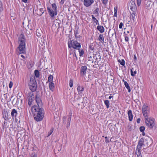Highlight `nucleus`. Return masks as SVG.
Wrapping results in <instances>:
<instances>
[{"mask_svg":"<svg viewBox=\"0 0 157 157\" xmlns=\"http://www.w3.org/2000/svg\"><path fill=\"white\" fill-rule=\"evenodd\" d=\"M35 111L33 113L34 120L37 122L41 121L44 117V111L42 108H33Z\"/></svg>","mask_w":157,"mask_h":157,"instance_id":"1","label":"nucleus"},{"mask_svg":"<svg viewBox=\"0 0 157 157\" xmlns=\"http://www.w3.org/2000/svg\"><path fill=\"white\" fill-rule=\"evenodd\" d=\"M18 40L19 45L18 48L19 51V53H24L25 52V39L24 35L23 34L20 35L18 37Z\"/></svg>","mask_w":157,"mask_h":157,"instance_id":"2","label":"nucleus"},{"mask_svg":"<svg viewBox=\"0 0 157 157\" xmlns=\"http://www.w3.org/2000/svg\"><path fill=\"white\" fill-rule=\"evenodd\" d=\"M28 84L29 88L32 91L31 92H33L36 90L37 84L35 77H32L30 78Z\"/></svg>","mask_w":157,"mask_h":157,"instance_id":"3","label":"nucleus"},{"mask_svg":"<svg viewBox=\"0 0 157 157\" xmlns=\"http://www.w3.org/2000/svg\"><path fill=\"white\" fill-rule=\"evenodd\" d=\"M145 119L146 125L149 128L152 129L155 125V119L151 117L148 118L147 117L145 118Z\"/></svg>","mask_w":157,"mask_h":157,"instance_id":"4","label":"nucleus"},{"mask_svg":"<svg viewBox=\"0 0 157 157\" xmlns=\"http://www.w3.org/2000/svg\"><path fill=\"white\" fill-rule=\"evenodd\" d=\"M68 47L71 48V47L75 49H79L81 48L80 44L78 43L77 41L72 40L71 41L70 43H68Z\"/></svg>","mask_w":157,"mask_h":157,"instance_id":"5","label":"nucleus"},{"mask_svg":"<svg viewBox=\"0 0 157 157\" xmlns=\"http://www.w3.org/2000/svg\"><path fill=\"white\" fill-rule=\"evenodd\" d=\"M35 100L38 106H34L33 108L38 107V108H42V103L39 94H36L35 97Z\"/></svg>","mask_w":157,"mask_h":157,"instance_id":"6","label":"nucleus"},{"mask_svg":"<svg viewBox=\"0 0 157 157\" xmlns=\"http://www.w3.org/2000/svg\"><path fill=\"white\" fill-rule=\"evenodd\" d=\"M149 112V109L148 106L144 104L142 106V113L145 118L148 117Z\"/></svg>","mask_w":157,"mask_h":157,"instance_id":"7","label":"nucleus"},{"mask_svg":"<svg viewBox=\"0 0 157 157\" xmlns=\"http://www.w3.org/2000/svg\"><path fill=\"white\" fill-rule=\"evenodd\" d=\"M144 140L143 138L140 139L139 140L136 149V151H138V153H141L140 150L141 147L143 145H144Z\"/></svg>","mask_w":157,"mask_h":157,"instance_id":"8","label":"nucleus"},{"mask_svg":"<svg viewBox=\"0 0 157 157\" xmlns=\"http://www.w3.org/2000/svg\"><path fill=\"white\" fill-rule=\"evenodd\" d=\"M130 9L133 12H135L137 9V7L135 2V0H131L129 3Z\"/></svg>","mask_w":157,"mask_h":157,"instance_id":"9","label":"nucleus"},{"mask_svg":"<svg viewBox=\"0 0 157 157\" xmlns=\"http://www.w3.org/2000/svg\"><path fill=\"white\" fill-rule=\"evenodd\" d=\"M28 104L30 106L32 104V102L34 99V95L33 92H30L28 94Z\"/></svg>","mask_w":157,"mask_h":157,"instance_id":"10","label":"nucleus"},{"mask_svg":"<svg viewBox=\"0 0 157 157\" xmlns=\"http://www.w3.org/2000/svg\"><path fill=\"white\" fill-rule=\"evenodd\" d=\"M47 9L49 15L52 18H53L55 15H56L57 11H54V10H52L50 7H48Z\"/></svg>","mask_w":157,"mask_h":157,"instance_id":"11","label":"nucleus"},{"mask_svg":"<svg viewBox=\"0 0 157 157\" xmlns=\"http://www.w3.org/2000/svg\"><path fill=\"white\" fill-rule=\"evenodd\" d=\"M83 5L86 7L90 6L94 2V0H84Z\"/></svg>","mask_w":157,"mask_h":157,"instance_id":"12","label":"nucleus"},{"mask_svg":"<svg viewBox=\"0 0 157 157\" xmlns=\"http://www.w3.org/2000/svg\"><path fill=\"white\" fill-rule=\"evenodd\" d=\"M34 13L36 14L37 15L40 16L42 14L44 13V12L43 9H38L36 10L35 11H33Z\"/></svg>","mask_w":157,"mask_h":157,"instance_id":"13","label":"nucleus"},{"mask_svg":"<svg viewBox=\"0 0 157 157\" xmlns=\"http://www.w3.org/2000/svg\"><path fill=\"white\" fill-rule=\"evenodd\" d=\"M87 67L86 66H82L81 68L80 73L82 75L84 76L86 73Z\"/></svg>","mask_w":157,"mask_h":157,"instance_id":"14","label":"nucleus"},{"mask_svg":"<svg viewBox=\"0 0 157 157\" xmlns=\"http://www.w3.org/2000/svg\"><path fill=\"white\" fill-rule=\"evenodd\" d=\"M128 114L129 121H132L133 118V116L132 111L131 110H128Z\"/></svg>","mask_w":157,"mask_h":157,"instance_id":"15","label":"nucleus"},{"mask_svg":"<svg viewBox=\"0 0 157 157\" xmlns=\"http://www.w3.org/2000/svg\"><path fill=\"white\" fill-rule=\"evenodd\" d=\"M72 114V112L71 111L69 113L70 115L69 116V117L68 118L67 120V128H68V127L70 125V121H71V119Z\"/></svg>","mask_w":157,"mask_h":157,"instance_id":"16","label":"nucleus"},{"mask_svg":"<svg viewBox=\"0 0 157 157\" xmlns=\"http://www.w3.org/2000/svg\"><path fill=\"white\" fill-rule=\"evenodd\" d=\"M11 116L13 118H15L17 114V111L15 109H13L11 112Z\"/></svg>","mask_w":157,"mask_h":157,"instance_id":"17","label":"nucleus"},{"mask_svg":"<svg viewBox=\"0 0 157 157\" xmlns=\"http://www.w3.org/2000/svg\"><path fill=\"white\" fill-rule=\"evenodd\" d=\"M97 29L101 33H102L104 32L105 29L104 27L101 25H98L97 28Z\"/></svg>","mask_w":157,"mask_h":157,"instance_id":"18","label":"nucleus"},{"mask_svg":"<svg viewBox=\"0 0 157 157\" xmlns=\"http://www.w3.org/2000/svg\"><path fill=\"white\" fill-rule=\"evenodd\" d=\"M49 88L52 91H53L55 89L54 84L53 82L49 83Z\"/></svg>","mask_w":157,"mask_h":157,"instance_id":"19","label":"nucleus"},{"mask_svg":"<svg viewBox=\"0 0 157 157\" xmlns=\"http://www.w3.org/2000/svg\"><path fill=\"white\" fill-rule=\"evenodd\" d=\"M84 88L83 86H78L77 87V90L79 93L81 94L84 91Z\"/></svg>","mask_w":157,"mask_h":157,"instance_id":"20","label":"nucleus"},{"mask_svg":"<svg viewBox=\"0 0 157 157\" xmlns=\"http://www.w3.org/2000/svg\"><path fill=\"white\" fill-rule=\"evenodd\" d=\"M99 41H100L102 43L104 42V38L102 34H100L98 38Z\"/></svg>","mask_w":157,"mask_h":157,"instance_id":"21","label":"nucleus"},{"mask_svg":"<svg viewBox=\"0 0 157 157\" xmlns=\"http://www.w3.org/2000/svg\"><path fill=\"white\" fill-rule=\"evenodd\" d=\"M3 117H4L5 119L6 120L8 119V113L7 111H4V112L3 113Z\"/></svg>","mask_w":157,"mask_h":157,"instance_id":"22","label":"nucleus"},{"mask_svg":"<svg viewBox=\"0 0 157 157\" xmlns=\"http://www.w3.org/2000/svg\"><path fill=\"white\" fill-rule=\"evenodd\" d=\"M92 20L96 24H98L99 25V23H98V21L97 20L96 18L94 17L93 15H92Z\"/></svg>","mask_w":157,"mask_h":157,"instance_id":"23","label":"nucleus"},{"mask_svg":"<svg viewBox=\"0 0 157 157\" xmlns=\"http://www.w3.org/2000/svg\"><path fill=\"white\" fill-rule=\"evenodd\" d=\"M104 103L106 108L108 109L109 108V101L108 100H106L104 101Z\"/></svg>","mask_w":157,"mask_h":157,"instance_id":"24","label":"nucleus"},{"mask_svg":"<svg viewBox=\"0 0 157 157\" xmlns=\"http://www.w3.org/2000/svg\"><path fill=\"white\" fill-rule=\"evenodd\" d=\"M35 75L36 78H39L40 76L39 72L38 70H36L34 71Z\"/></svg>","mask_w":157,"mask_h":157,"instance_id":"25","label":"nucleus"},{"mask_svg":"<svg viewBox=\"0 0 157 157\" xmlns=\"http://www.w3.org/2000/svg\"><path fill=\"white\" fill-rule=\"evenodd\" d=\"M53 79V76L52 75H50L48 77V81L49 83L52 82Z\"/></svg>","mask_w":157,"mask_h":157,"instance_id":"26","label":"nucleus"},{"mask_svg":"<svg viewBox=\"0 0 157 157\" xmlns=\"http://www.w3.org/2000/svg\"><path fill=\"white\" fill-rule=\"evenodd\" d=\"M52 8L54 11H57V6L55 3H53L52 5Z\"/></svg>","mask_w":157,"mask_h":157,"instance_id":"27","label":"nucleus"},{"mask_svg":"<svg viewBox=\"0 0 157 157\" xmlns=\"http://www.w3.org/2000/svg\"><path fill=\"white\" fill-rule=\"evenodd\" d=\"M136 13L135 12H133L132 13H131V18L132 19L133 21L134 22V19H135V14Z\"/></svg>","mask_w":157,"mask_h":157,"instance_id":"28","label":"nucleus"},{"mask_svg":"<svg viewBox=\"0 0 157 157\" xmlns=\"http://www.w3.org/2000/svg\"><path fill=\"white\" fill-rule=\"evenodd\" d=\"M99 11V9L98 7H97L96 9L93 12V13L94 14H97V16L99 15L98 11Z\"/></svg>","mask_w":157,"mask_h":157,"instance_id":"29","label":"nucleus"},{"mask_svg":"<svg viewBox=\"0 0 157 157\" xmlns=\"http://www.w3.org/2000/svg\"><path fill=\"white\" fill-rule=\"evenodd\" d=\"M133 68H132V69L131 70V75L132 76H134L135 75V74L136 73V71L135 70L134 71H133Z\"/></svg>","mask_w":157,"mask_h":157,"instance_id":"30","label":"nucleus"},{"mask_svg":"<svg viewBox=\"0 0 157 157\" xmlns=\"http://www.w3.org/2000/svg\"><path fill=\"white\" fill-rule=\"evenodd\" d=\"M78 50L79 53V56H82L84 53V51L82 49H78Z\"/></svg>","mask_w":157,"mask_h":157,"instance_id":"31","label":"nucleus"},{"mask_svg":"<svg viewBox=\"0 0 157 157\" xmlns=\"http://www.w3.org/2000/svg\"><path fill=\"white\" fill-rule=\"evenodd\" d=\"M118 62H119L121 64L122 66H124L125 64V61L124 59H122L121 60L120 59L118 60Z\"/></svg>","mask_w":157,"mask_h":157,"instance_id":"32","label":"nucleus"},{"mask_svg":"<svg viewBox=\"0 0 157 157\" xmlns=\"http://www.w3.org/2000/svg\"><path fill=\"white\" fill-rule=\"evenodd\" d=\"M54 128H52L50 130V131L48 133V135L47 136V137L49 136L52 134L54 130Z\"/></svg>","mask_w":157,"mask_h":157,"instance_id":"33","label":"nucleus"},{"mask_svg":"<svg viewBox=\"0 0 157 157\" xmlns=\"http://www.w3.org/2000/svg\"><path fill=\"white\" fill-rule=\"evenodd\" d=\"M3 10L2 4V2L0 0V13H1Z\"/></svg>","mask_w":157,"mask_h":157,"instance_id":"34","label":"nucleus"},{"mask_svg":"<svg viewBox=\"0 0 157 157\" xmlns=\"http://www.w3.org/2000/svg\"><path fill=\"white\" fill-rule=\"evenodd\" d=\"M145 129V128L144 126H141L140 128V130L141 132H144V131Z\"/></svg>","mask_w":157,"mask_h":157,"instance_id":"35","label":"nucleus"},{"mask_svg":"<svg viewBox=\"0 0 157 157\" xmlns=\"http://www.w3.org/2000/svg\"><path fill=\"white\" fill-rule=\"evenodd\" d=\"M75 37L76 38H79L80 37V35L78 34V33L77 31H75Z\"/></svg>","mask_w":157,"mask_h":157,"instance_id":"36","label":"nucleus"},{"mask_svg":"<svg viewBox=\"0 0 157 157\" xmlns=\"http://www.w3.org/2000/svg\"><path fill=\"white\" fill-rule=\"evenodd\" d=\"M69 85L71 87L73 86V80L72 79H70L69 82Z\"/></svg>","mask_w":157,"mask_h":157,"instance_id":"37","label":"nucleus"},{"mask_svg":"<svg viewBox=\"0 0 157 157\" xmlns=\"http://www.w3.org/2000/svg\"><path fill=\"white\" fill-rule=\"evenodd\" d=\"M126 88L128 90V92H131V89L130 87V86H129V85H127L125 86Z\"/></svg>","mask_w":157,"mask_h":157,"instance_id":"38","label":"nucleus"},{"mask_svg":"<svg viewBox=\"0 0 157 157\" xmlns=\"http://www.w3.org/2000/svg\"><path fill=\"white\" fill-rule=\"evenodd\" d=\"M137 4L138 6L140 5L141 2V0H137Z\"/></svg>","mask_w":157,"mask_h":157,"instance_id":"39","label":"nucleus"},{"mask_svg":"<svg viewBox=\"0 0 157 157\" xmlns=\"http://www.w3.org/2000/svg\"><path fill=\"white\" fill-rule=\"evenodd\" d=\"M13 85V83L12 81H10V82L9 84V87L10 88H11L12 87V86Z\"/></svg>","mask_w":157,"mask_h":157,"instance_id":"40","label":"nucleus"},{"mask_svg":"<svg viewBox=\"0 0 157 157\" xmlns=\"http://www.w3.org/2000/svg\"><path fill=\"white\" fill-rule=\"evenodd\" d=\"M123 25V23L122 22H121L119 25V28L120 29H122Z\"/></svg>","mask_w":157,"mask_h":157,"instance_id":"41","label":"nucleus"},{"mask_svg":"<svg viewBox=\"0 0 157 157\" xmlns=\"http://www.w3.org/2000/svg\"><path fill=\"white\" fill-rule=\"evenodd\" d=\"M105 142L106 143H109V139H108V138L107 137V136H106L105 137Z\"/></svg>","mask_w":157,"mask_h":157,"instance_id":"42","label":"nucleus"},{"mask_svg":"<svg viewBox=\"0 0 157 157\" xmlns=\"http://www.w3.org/2000/svg\"><path fill=\"white\" fill-rule=\"evenodd\" d=\"M89 48H90V50H93L94 49V47L92 45H90L89 46Z\"/></svg>","mask_w":157,"mask_h":157,"instance_id":"43","label":"nucleus"},{"mask_svg":"<svg viewBox=\"0 0 157 157\" xmlns=\"http://www.w3.org/2000/svg\"><path fill=\"white\" fill-rule=\"evenodd\" d=\"M125 41L127 42H128L129 40V38L127 36H126L125 37Z\"/></svg>","mask_w":157,"mask_h":157,"instance_id":"44","label":"nucleus"},{"mask_svg":"<svg viewBox=\"0 0 157 157\" xmlns=\"http://www.w3.org/2000/svg\"><path fill=\"white\" fill-rule=\"evenodd\" d=\"M137 155V157H142L141 153H138Z\"/></svg>","mask_w":157,"mask_h":157,"instance_id":"45","label":"nucleus"},{"mask_svg":"<svg viewBox=\"0 0 157 157\" xmlns=\"http://www.w3.org/2000/svg\"><path fill=\"white\" fill-rule=\"evenodd\" d=\"M123 81L124 82V85L125 86L128 85V83L127 82L124 81V80H123Z\"/></svg>","mask_w":157,"mask_h":157,"instance_id":"46","label":"nucleus"},{"mask_svg":"<svg viewBox=\"0 0 157 157\" xmlns=\"http://www.w3.org/2000/svg\"><path fill=\"white\" fill-rule=\"evenodd\" d=\"M67 119V117L66 116H64L63 117V122H64L66 121V120Z\"/></svg>","mask_w":157,"mask_h":157,"instance_id":"47","label":"nucleus"},{"mask_svg":"<svg viewBox=\"0 0 157 157\" xmlns=\"http://www.w3.org/2000/svg\"><path fill=\"white\" fill-rule=\"evenodd\" d=\"M140 118H138V119H137V121H136L137 123L138 124H139L140 123Z\"/></svg>","mask_w":157,"mask_h":157,"instance_id":"48","label":"nucleus"},{"mask_svg":"<svg viewBox=\"0 0 157 157\" xmlns=\"http://www.w3.org/2000/svg\"><path fill=\"white\" fill-rule=\"evenodd\" d=\"M108 0H103L102 2L104 4H106Z\"/></svg>","mask_w":157,"mask_h":157,"instance_id":"49","label":"nucleus"},{"mask_svg":"<svg viewBox=\"0 0 157 157\" xmlns=\"http://www.w3.org/2000/svg\"><path fill=\"white\" fill-rule=\"evenodd\" d=\"M65 1V0H61V1L60 2V3L63 4L64 3V1Z\"/></svg>","mask_w":157,"mask_h":157,"instance_id":"50","label":"nucleus"},{"mask_svg":"<svg viewBox=\"0 0 157 157\" xmlns=\"http://www.w3.org/2000/svg\"><path fill=\"white\" fill-rule=\"evenodd\" d=\"M36 35L37 36H39V37L41 35L38 32H37L36 33Z\"/></svg>","mask_w":157,"mask_h":157,"instance_id":"51","label":"nucleus"},{"mask_svg":"<svg viewBox=\"0 0 157 157\" xmlns=\"http://www.w3.org/2000/svg\"><path fill=\"white\" fill-rule=\"evenodd\" d=\"M73 56H75V57H76V59H77V56H76V53H75V52H74V54H73Z\"/></svg>","mask_w":157,"mask_h":157,"instance_id":"52","label":"nucleus"},{"mask_svg":"<svg viewBox=\"0 0 157 157\" xmlns=\"http://www.w3.org/2000/svg\"><path fill=\"white\" fill-rule=\"evenodd\" d=\"M114 13H117V8H115V7L114 8Z\"/></svg>","mask_w":157,"mask_h":157,"instance_id":"53","label":"nucleus"},{"mask_svg":"<svg viewBox=\"0 0 157 157\" xmlns=\"http://www.w3.org/2000/svg\"><path fill=\"white\" fill-rule=\"evenodd\" d=\"M22 1L25 3H26L28 0H22Z\"/></svg>","mask_w":157,"mask_h":157,"instance_id":"54","label":"nucleus"},{"mask_svg":"<svg viewBox=\"0 0 157 157\" xmlns=\"http://www.w3.org/2000/svg\"><path fill=\"white\" fill-rule=\"evenodd\" d=\"M32 157H37V155L36 154H34Z\"/></svg>","mask_w":157,"mask_h":157,"instance_id":"55","label":"nucleus"},{"mask_svg":"<svg viewBox=\"0 0 157 157\" xmlns=\"http://www.w3.org/2000/svg\"><path fill=\"white\" fill-rule=\"evenodd\" d=\"M134 59L136 60V57L135 55H134Z\"/></svg>","mask_w":157,"mask_h":157,"instance_id":"56","label":"nucleus"},{"mask_svg":"<svg viewBox=\"0 0 157 157\" xmlns=\"http://www.w3.org/2000/svg\"><path fill=\"white\" fill-rule=\"evenodd\" d=\"M114 16L115 17H117V13H114Z\"/></svg>","mask_w":157,"mask_h":157,"instance_id":"57","label":"nucleus"},{"mask_svg":"<svg viewBox=\"0 0 157 157\" xmlns=\"http://www.w3.org/2000/svg\"><path fill=\"white\" fill-rule=\"evenodd\" d=\"M113 97V96H110L109 97V99H111Z\"/></svg>","mask_w":157,"mask_h":157,"instance_id":"58","label":"nucleus"},{"mask_svg":"<svg viewBox=\"0 0 157 157\" xmlns=\"http://www.w3.org/2000/svg\"><path fill=\"white\" fill-rule=\"evenodd\" d=\"M142 132V135L143 136H144L145 135V133H144V132Z\"/></svg>","mask_w":157,"mask_h":157,"instance_id":"59","label":"nucleus"},{"mask_svg":"<svg viewBox=\"0 0 157 157\" xmlns=\"http://www.w3.org/2000/svg\"><path fill=\"white\" fill-rule=\"evenodd\" d=\"M21 57H23V58H24V56L23 55H21Z\"/></svg>","mask_w":157,"mask_h":157,"instance_id":"60","label":"nucleus"},{"mask_svg":"<svg viewBox=\"0 0 157 157\" xmlns=\"http://www.w3.org/2000/svg\"><path fill=\"white\" fill-rule=\"evenodd\" d=\"M152 25H151V30L152 29Z\"/></svg>","mask_w":157,"mask_h":157,"instance_id":"61","label":"nucleus"},{"mask_svg":"<svg viewBox=\"0 0 157 157\" xmlns=\"http://www.w3.org/2000/svg\"><path fill=\"white\" fill-rule=\"evenodd\" d=\"M127 32V33H129L128 31Z\"/></svg>","mask_w":157,"mask_h":157,"instance_id":"62","label":"nucleus"},{"mask_svg":"<svg viewBox=\"0 0 157 157\" xmlns=\"http://www.w3.org/2000/svg\"><path fill=\"white\" fill-rule=\"evenodd\" d=\"M115 34H116V32L115 31Z\"/></svg>","mask_w":157,"mask_h":157,"instance_id":"63","label":"nucleus"},{"mask_svg":"<svg viewBox=\"0 0 157 157\" xmlns=\"http://www.w3.org/2000/svg\"><path fill=\"white\" fill-rule=\"evenodd\" d=\"M18 99H19V98H18H18H17V100Z\"/></svg>","mask_w":157,"mask_h":157,"instance_id":"64","label":"nucleus"}]
</instances>
